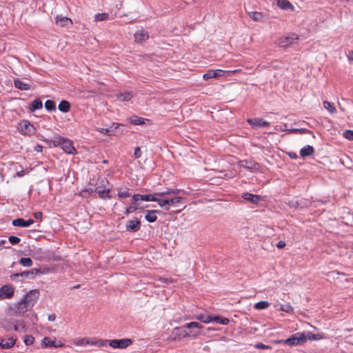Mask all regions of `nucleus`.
I'll use <instances>...</instances> for the list:
<instances>
[{
    "mask_svg": "<svg viewBox=\"0 0 353 353\" xmlns=\"http://www.w3.org/2000/svg\"><path fill=\"white\" fill-rule=\"evenodd\" d=\"M34 338L31 335H27L24 338V343L26 345H30L34 343Z\"/></svg>",
    "mask_w": 353,
    "mask_h": 353,
    "instance_id": "48",
    "label": "nucleus"
},
{
    "mask_svg": "<svg viewBox=\"0 0 353 353\" xmlns=\"http://www.w3.org/2000/svg\"><path fill=\"white\" fill-rule=\"evenodd\" d=\"M137 207L136 206H130L128 208H127L125 210V214H130V213H132L134 212L136 210H137Z\"/></svg>",
    "mask_w": 353,
    "mask_h": 353,
    "instance_id": "56",
    "label": "nucleus"
},
{
    "mask_svg": "<svg viewBox=\"0 0 353 353\" xmlns=\"http://www.w3.org/2000/svg\"><path fill=\"white\" fill-rule=\"evenodd\" d=\"M299 37L294 33H291L287 36L283 37L279 39L278 44L281 48H287L290 45L297 41Z\"/></svg>",
    "mask_w": 353,
    "mask_h": 353,
    "instance_id": "5",
    "label": "nucleus"
},
{
    "mask_svg": "<svg viewBox=\"0 0 353 353\" xmlns=\"http://www.w3.org/2000/svg\"><path fill=\"white\" fill-rule=\"evenodd\" d=\"M158 196H163V193L159 192L151 194H141V201H157Z\"/></svg>",
    "mask_w": 353,
    "mask_h": 353,
    "instance_id": "16",
    "label": "nucleus"
},
{
    "mask_svg": "<svg viewBox=\"0 0 353 353\" xmlns=\"http://www.w3.org/2000/svg\"><path fill=\"white\" fill-rule=\"evenodd\" d=\"M8 240H9V242L12 245H16V244L19 243L21 241L20 238L15 236H9Z\"/></svg>",
    "mask_w": 353,
    "mask_h": 353,
    "instance_id": "51",
    "label": "nucleus"
},
{
    "mask_svg": "<svg viewBox=\"0 0 353 353\" xmlns=\"http://www.w3.org/2000/svg\"><path fill=\"white\" fill-rule=\"evenodd\" d=\"M14 85L15 88L21 90H30V85L26 83H24L23 81L19 80V79H15L14 81Z\"/></svg>",
    "mask_w": 353,
    "mask_h": 353,
    "instance_id": "19",
    "label": "nucleus"
},
{
    "mask_svg": "<svg viewBox=\"0 0 353 353\" xmlns=\"http://www.w3.org/2000/svg\"><path fill=\"white\" fill-rule=\"evenodd\" d=\"M182 200H183V198L181 196L168 198V206L170 207V205H174L177 203H181V201Z\"/></svg>",
    "mask_w": 353,
    "mask_h": 353,
    "instance_id": "34",
    "label": "nucleus"
},
{
    "mask_svg": "<svg viewBox=\"0 0 353 353\" xmlns=\"http://www.w3.org/2000/svg\"><path fill=\"white\" fill-rule=\"evenodd\" d=\"M132 96L130 92H125L118 94L117 98L121 101H128L132 98Z\"/></svg>",
    "mask_w": 353,
    "mask_h": 353,
    "instance_id": "28",
    "label": "nucleus"
},
{
    "mask_svg": "<svg viewBox=\"0 0 353 353\" xmlns=\"http://www.w3.org/2000/svg\"><path fill=\"white\" fill-rule=\"evenodd\" d=\"M14 330L19 332H26V327L24 322L23 321H17L14 325Z\"/></svg>",
    "mask_w": 353,
    "mask_h": 353,
    "instance_id": "26",
    "label": "nucleus"
},
{
    "mask_svg": "<svg viewBox=\"0 0 353 353\" xmlns=\"http://www.w3.org/2000/svg\"><path fill=\"white\" fill-rule=\"evenodd\" d=\"M308 130H306V129H304V128H301V129H298V128H293V129H291L289 130V132H295V133H305L307 132Z\"/></svg>",
    "mask_w": 353,
    "mask_h": 353,
    "instance_id": "57",
    "label": "nucleus"
},
{
    "mask_svg": "<svg viewBox=\"0 0 353 353\" xmlns=\"http://www.w3.org/2000/svg\"><path fill=\"white\" fill-rule=\"evenodd\" d=\"M149 34L147 31L141 29L134 34V39L136 42L142 43L148 40Z\"/></svg>",
    "mask_w": 353,
    "mask_h": 353,
    "instance_id": "12",
    "label": "nucleus"
},
{
    "mask_svg": "<svg viewBox=\"0 0 353 353\" xmlns=\"http://www.w3.org/2000/svg\"><path fill=\"white\" fill-rule=\"evenodd\" d=\"M14 288L10 285H4L0 288V299H10L14 296Z\"/></svg>",
    "mask_w": 353,
    "mask_h": 353,
    "instance_id": "6",
    "label": "nucleus"
},
{
    "mask_svg": "<svg viewBox=\"0 0 353 353\" xmlns=\"http://www.w3.org/2000/svg\"><path fill=\"white\" fill-rule=\"evenodd\" d=\"M213 321L218 323L221 325H228L229 323V319L225 317H221L219 316H213Z\"/></svg>",
    "mask_w": 353,
    "mask_h": 353,
    "instance_id": "33",
    "label": "nucleus"
},
{
    "mask_svg": "<svg viewBox=\"0 0 353 353\" xmlns=\"http://www.w3.org/2000/svg\"><path fill=\"white\" fill-rule=\"evenodd\" d=\"M277 6L283 10H292L294 8L288 0H277Z\"/></svg>",
    "mask_w": 353,
    "mask_h": 353,
    "instance_id": "22",
    "label": "nucleus"
},
{
    "mask_svg": "<svg viewBox=\"0 0 353 353\" xmlns=\"http://www.w3.org/2000/svg\"><path fill=\"white\" fill-rule=\"evenodd\" d=\"M255 348L259 349V350H270L272 347L269 345H265L262 343H257L254 345Z\"/></svg>",
    "mask_w": 353,
    "mask_h": 353,
    "instance_id": "50",
    "label": "nucleus"
},
{
    "mask_svg": "<svg viewBox=\"0 0 353 353\" xmlns=\"http://www.w3.org/2000/svg\"><path fill=\"white\" fill-rule=\"evenodd\" d=\"M43 146L41 145H37L34 148V150L37 152H42Z\"/></svg>",
    "mask_w": 353,
    "mask_h": 353,
    "instance_id": "64",
    "label": "nucleus"
},
{
    "mask_svg": "<svg viewBox=\"0 0 353 353\" xmlns=\"http://www.w3.org/2000/svg\"><path fill=\"white\" fill-rule=\"evenodd\" d=\"M343 137L350 140L353 141V130H346L343 132Z\"/></svg>",
    "mask_w": 353,
    "mask_h": 353,
    "instance_id": "47",
    "label": "nucleus"
},
{
    "mask_svg": "<svg viewBox=\"0 0 353 353\" xmlns=\"http://www.w3.org/2000/svg\"><path fill=\"white\" fill-rule=\"evenodd\" d=\"M242 198L253 204H257L261 201V196L249 192L243 193Z\"/></svg>",
    "mask_w": 353,
    "mask_h": 353,
    "instance_id": "14",
    "label": "nucleus"
},
{
    "mask_svg": "<svg viewBox=\"0 0 353 353\" xmlns=\"http://www.w3.org/2000/svg\"><path fill=\"white\" fill-rule=\"evenodd\" d=\"M15 344V340L12 338L2 339L0 343V345L3 349L11 348Z\"/></svg>",
    "mask_w": 353,
    "mask_h": 353,
    "instance_id": "20",
    "label": "nucleus"
},
{
    "mask_svg": "<svg viewBox=\"0 0 353 353\" xmlns=\"http://www.w3.org/2000/svg\"><path fill=\"white\" fill-rule=\"evenodd\" d=\"M203 78L205 80L216 78V73L214 72V70H210L203 75Z\"/></svg>",
    "mask_w": 353,
    "mask_h": 353,
    "instance_id": "45",
    "label": "nucleus"
},
{
    "mask_svg": "<svg viewBox=\"0 0 353 353\" xmlns=\"http://www.w3.org/2000/svg\"><path fill=\"white\" fill-rule=\"evenodd\" d=\"M347 59L350 63H353V50L349 51L347 54Z\"/></svg>",
    "mask_w": 353,
    "mask_h": 353,
    "instance_id": "60",
    "label": "nucleus"
},
{
    "mask_svg": "<svg viewBox=\"0 0 353 353\" xmlns=\"http://www.w3.org/2000/svg\"><path fill=\"white\" fill-rule=\"evenodd\" d=\"M130 196V194L128 190L119 191L118 192V196L119 198H127V197H129Z\"/></svg>",
    "mask_w": 353,
    "mask_h": 353,
    "instance_id": "53",
    "label": "nucleus"
},
{
    "mask_svg": "<svg viewBox=\"0 0 353 353\" xmlns=\"http://www.w3.org/2000/svg\"><path fill=\"white\" fill-rule=\"evenodd\" d=\"M132 203L134 205H138L139 201H141V194H136L132 196Z\"/></svg>",
    "mask_w": 353,
    "mask_h": 353,
    "instance_id": "52",
    "label": "nucleus"
},
{
    "mask_svg": "<svg viewBox=\"0 0 353 353\" xmlns=\"http://www.w3.org/2000/svg\"><path fill=\"white\" fill-rule=\"evenodd\" d=\"M107 343L113 348L124 349L131 345L132 342L129 339H112L104 341L102 345Z\"/></svg>",
    "mask_w": 353,
    "mask_h": 353,
    "instance_id": "3",
    "label": "nucleus"
},
{
    "mask_svg": "<svg viewBox=\"0 0 353 353\" xmlns=\"http://www.w3.org/2000/svg\"><path fill=\"white\" fill-rule=\"evenodd\" d=\"M239 166L248 170L252 171L253 170L256 169L258 164L254 161L242 160L239 162Z\"/></svg>",
    "mask_w": 353,
    "mask_h": 353,
    "instance_id": "10",
    "label": "nucleus"
},
{
    "mask_svg": "<svg viewBox=\"0 0 353 353\" xmlns=\"http://www.w3.org/2000/svg\"><path fill=\"white\" fill-rule=\"evenodd\" d=\"M156 202L158 203L160 207L165 208L166 210H169V207L168 206V198H166V196H158Z\"/></svg>",
    "mask_w": 353,
    "mask_h": 353,
    "instance_id": "27",
    "label": "nucleus"
},
{
    "mask_svg": "<svg viewBox=\"0 0 353 353\" xmlns=\"http://www.w3.org/2000/svg\"><path fill=\"white\" fill-rule=\"evenodd\" d=\"M32 307L28 305L23 299L19 302L16 306V312L19 314H23Z\"/></svg>",
    "mask_w": 353,
    "mask_h": 353,
    "instance_id": "15",
    "label": "nucleus"
},
{
    "mask_svg": "<svg viewBox=\"0 0 353 353\" xmlns=\"http://www.w3.org/2000/svg\"><path fill=\"white\" fill-rule=\"evenodd\" d=\"M43 213L41 212H37L34 214V216L36 219H41Z\"/></svg>",
    "mask_w": 353,
    "mask_h": 353,
    "instance_id": "62",
    "label": "nucleus"
},
{
    "mask_svg": "<svg viewBox=\"0 0 353 353\" xmlns=\"http://www.w3.org/2000/svg\"><path fill=\"white\" fill-rule=\"evenodd\" d=\"M34 223L33 219L25 220L22 218L16 219L12 221V225L16 227L28 228Z\"/></svg>",
    "mask_w": 353,
    "mask_h": 353,
    "instance_id": "9",
    "label": "nucleus"
},
{
    "mask_svg": "<svg viewBox=\"0 0 353 353\" xmlns=\"http://www.w3.org/2000/svg\"><path fill=\"white\" fill-rule=\"evenodd\" d=\"M19 263L25 267H31L32 265V261L30 258H21Z\"/></svg>",
    "mask_w": 353,
    "mask_h": 353,
    "instance_id": "38",
    "label": "nucleus"
},
{
    "mask_svg": "<svg viewBox=\"0 0 353 353\" xmlns=\"http://www.w3.org/2000/svg\"><path fill=\"white\" fill-rule=\"evenodd\" d=\"M45 108L49 112L55 111L56 110L55 103L52 100H47L45 102Z\"/></svg>",
    "mask_w": 353,
    "mask_h": 353,
    "instance_id": "32",
    "label": "nucleus"
},
{
    "mask_svg": "<svg viewBox=\"0 0 353 353\" xmlns=\"http://www.w3.org/2000/svg\"><path fill=\"white\" fill-rule=\"evenodd\" d=\"M120 126L119 123H114L109 127L110 129L114 130V134H115L116 130Z\"/></svg>",
    "mask_w": 353,
    "mask_h": 353,
    "instance_id": "59",
    "label": "nucleus"
},
{
    "mask_svg": "<svg viewBox=\"0 0 353 353\" xmlns=\"http://www.w3.org/2000/svg\"><path fill=\"white\" fill-rule=\"evenodd\" d=\"M183 327L191 329V328H198L200 329L202 327V325L197 322H190L186 323L183 325Z\"/></svg>",
    "mask_w": 353,
    "mask_h": 353,
    "instance_id": "42",
    "label": "nucleus"
},
{
    "mask_svg": "<svg viewBox=\"0 0 353 353\" xmlns=\"http://www.w3.org/2000/svg\"><path fill=\"white\" fill-rule=\"evenodd\" d=\"M142 152L139 147H137L134 149V157L135 159H139L141 157Z\"/></svg>",
    "mask_w": 353,
    "mask_h": 353,
    "instance_id": "54",
    "label": "nucleus"
},
{
    "mask_svg": "<svg viewBox=\"0 0 353 353\" xmlns=\"http://www.w3.org/2000/svg\"><path fill=\"white\" fill-rule=\"evenodd\" d=\"M39 292L37 290H30L23 297V300L28 303V305L32 307L39 298Z\"/></svg>",
    "mask_w": 353,
    "mask_h": 353,
    "instance_id": "7",
    "label": "nucleus"
},
{
    "mask_svg": "<svg viewBox=\"0 0 353 353\" xmlns=\"http://www.w3.org/2000/svg\"><path fill=\"white\" fill-rule=\"evenodd\" d=\"M58 108L61 112L66 113L69 112L70 109V104L68 101L63 100L59 103Z\"/></svg>",
    "mask_w": 353,
    "mask_h": 353,
    "instance_id": "24",
    "label": "nucleus"
},
{
    "mask_svg": "<svg viewBox=\"0 0 353 353\" xmlns=\"http://www.w3.org/2000/svg\"><path fill=\"white\" fill-rule=\"evenodd\" d=\"M285 246V243L283 241H280L276 244V247L279 249H282Z\"/></svg>",
    "mask_w": 353,
    "mask_h": 353,
    "instance_id": "61",
    "label": "nucleus"
},
{
    "mask_svg": "<svg viewBox=\"0 0 353 353\" xmlns=\"http://www.w3.org/2000/svg\"><path fill=\"white\" fill-rule=\"evenodd\" d=\"M41 139L45 141L49 147H57L59 145L63 151L68 154H73L76 152V150L73 146L72 142L63 137L59 136L54 140H50L41 137Z\"/></svg>",
    "mask_w": 353,
    "mask_h": 353,
    "instance_id": "1",
    "label": "nucleus"
},
{
    "mask_svg": "<svg viewBox=\"0 0 353 353\" xmlns=\"http://www.w3.org/2000/svg\"><path fill=\"white\" fill-rule=\"evenodd\" d=\"M101 186H98L95 188V191L97 192L99 196L101 199H110L111 198V196L110 195V189H100Z\"/></svg>",
    "mask_w": 353,
    "mask_h": 353,
    "instance_id": "18",
    "label": "nucleus"
},
{
    "mask_svg": "<svg viewBox=\"0 0 353 353\" xmlns=\"http://www.w3.org/2000/svg\"><path fill=\"white\" fill-rule=\"evenodd\" d=\"M19 130L21 134L31 136L36 132V128L28 121L23 120L19 124Z\"/></svg>",
    "mask_w": 353,
    "mask_h": 353,
    "instance_id": "4",
    "label": "nucleus"
},
{
    "mask_svg": "<svg viewBox=\"0 0 353 353\" xmlns=\"http://www.w3.org/2000/svg\"><path fill=\"white\" fill-rule=\"evenodd\" d=\"M323 106L326 110H327L332 114L335 113L336 112V110L335 107L334 106L333 103H332L329 101H324Z\"/></svg>",
    "mask_w": 353,
    "mask_h": 353,
    "instance_id": "37",
    "label": "nucleus"
},
{
    "mask_svg": "<svg viewBox=\"0 0 353 353\" xmlns=\"http://www.w3.org/2000/svg\"><path fill=\"white\" fill-rule=\"evenodd\" d=\"M185 327H176L175 330L179 332V336H182L183 338L188 337L190 334L185 330Z\"/></svg>",
    "mask_w": 353,
    "mask_h": 353,
    "instance_id": "41",
    "label": "nucleus"
},
{
    "mask_svg": "<svg viewBox=\"0 0 353 353\" xmlns=\"http://www.w3.org/2000/svg\"><path fill=\"white\" fill-rule=\"evenodd\" d=\"M181 190L179 189H172L166 188L165 190L162 191L161 192L163 193V196H166L168 195H174V194H178L180 193Z\"/></svg>",
    "mask_w": 353,
    "mask_h": 353,
    "instance_id": "30",
    "label": "nucleus"
},
{
    "mask_svg": "<svg viewBox=\"0 0 353 353\" xmlns=\"http://www.w3.org/2000/svg\"><path fill=\"white\" fill-rule=\"evenodd\" d=\"M307 341V337L304 333L296 332L285 340L279 341V343H285L290 346L303 344Z\"/></svg>",
    "mask_w": 353,
    "mask_h": 353,
    "instance_id": "2",
    "label": "nucleus"
},
{
    "mask_svg": "<svg viewBox=\"0 0 353 353\" xmlns=\"http://www.w3.org/2000/svg\"><path fill=\"white\" fill-rule=\"evenodd\" d=\"M43 343L45 345V346L46 347H59L61 345V344H56L55 341H52L51 340L50 338L48 337H45L43 339Z\"/></svg>",
    "mask_w": 353,
    "mask_h": 353,
    "instance_id": "31",
    "label": "nucleus"
},
{
    "mask_svg": "<svg viewBox=\"0 0 353 353\" xmlns=\"http://www.w3.org/2000/svg\"><path fill=\"white\" fill-rule=\"evenodd\" d=\"M56 23L61 27L67 26L68 23H72L70 19L66 17L57 16Z\"/></svg>",
    "mask_w": 353,
    "mask_h": 353,
    "instance_id": "23",
    "label": "nucleus"
},
{
    "mask_svg": "<svg viewBox=\"0 0 353 353\" xmlns=\"http://www.w3.org/2000/svg\"><path fill=\"white\" fill-rule=\"evenodd\" d=\"M94 192H96L95 191V189H93L92 188H86V189H84L83 190L79 195L83 198H87L88 197L90 194H92Z\"/></svg>",
    "mask_w": 353,
    "mask_h": 353,
    "instance_id": "36",
    "label": "nucleus"
},
{
    "mask_svg": "<svg viewBox=\"0 0 353 353\" xmlns=\"http://www.w3.org/2000/svg\"><path fill=\"white\" fill-rule=\"evenodd\" d=\"M43 107L42 101L39 99H34L32 101L29 108L31 112H34L37 110L41 109Z\"/></svg>",
    "mask_w": 353,
    "mask_h": 353,
    "instance_id": "21",
    "label": "nucleus"
},
{
    "mask_svg": "<svg viewBox=\"0 0 353 353\" xmlns=\"http://www.w3.org/2000/svg\"><path fill=\"white\" fill-rule=\"evenodd\" d=\"M248 122L254 127H269L270 125L268 121H264L261 118L249 119Z\"/></svg>",
    "mask_w": 353,
    "mask_h": 353,
    "instance_id": "11",
    "label": "nucleus"
},
{
    "mask_svg": "<svg viewBox=\"0 0 353 353\" xmlns=\"http://www.w3.org/2000/svg\"><path fill=\"white\" fill-rule=\"evenodd\" d=\"M214 72L216 73V77H219L223 76L224 73H228L226 70H223L220 69L214 70Z\"/></svg>",
    "mask_w": 353,
    "mask_h": 353,
    "instance_id": "55",
    "label": "nucleus"
},
{
    "mask_svg": "<svg viewBox=\"0 0 353 353\" xmlns=\"http://www.w3.org/2000/svg\"><path fill=\"white\" fill-rule=\"evenodd\" d=\"M100 132L102 134H104L108 135V136L114 134V130L110 129L109 128H101Z\"/></svg>",
    "mask_w": 353,
    "mask_h": 353,
    "instance_id": "49",
    "label": "nucleus"
},
{
    "mask_svg": "<svg viewBox=\"0 0 353 353\" xmlns=\"http://www.w3.org/2000/svg\"><path fill=\"white\" fill-rule=\"evenodd\" d=\"M248 15L254 21H260L263 19V15L259 12H250Z\"/></svg>",
    "mask_w": 353,
    "mask_h": 353,
    "instance_id": "29",
    "label": "nucleus"
},
{
    "mask_svg": "<svg viewBox=\"0 0 353 353\" xmlns=\"http://www.w3.org/2000/svg\"><path fill=\"white\" fill-rule=\"evenodd\" d=\"M140 228L141 221L137 218L128 221L126 225V230L128 232H137L140 230Z\"/></svg>",
    "mask_w": 353,
    "mask_h": 353,
    "instance_id": "8",
    "label": "nucleus"
},
{
    "mask_svg": "<svg viewBox=\"0 0 353 353\" xmlns=\"http://www.w3.org/2000/svg\"><path fill=\"white\" fill-rule=\"evenodd\" d=\"M161 212L158 210H146V214L145 219L149 223H154L157 219V214H161Z\"/></svg>",
    "mask_w": 353,
    "mask_h": 353,
    "instance_id": "13",
    "label": "nucleus"
},
{
    "mask_svg": "<svg viewBox=\"0 0 353 353\" xmlns=\"http://www.w3.org/2000/svg\"><path fill=\"white\" fill-rule=\"evenodd\" d=\"M288 155L292 159H296L298 158V156L295 152H289Z\"/></svg>",
    "mask_w": 353,
    "mask_h": 353,
    "instance_id": "63",
    "label": "nucleus"
},
{
    "mask_svg": "<svg viewBox=\"0 0 353 353\" xmlns=\"http://www.w3.org/2000/svg\"><path fill=\"white\" fill-rule=\"evenodd\" d=\"M270 305V303L268 301H259L255 304L254 307L257 310H265Z\"/></svg>",
    "mask_w": 353,
    "mask_h": 353,
    "instance_id": "35",
    "label": "nucleus"
},
{
    "mask_svg": "<svg viewBox=\"0 0 353 353\" xmlns=\"http://www.w3.org/2000/svg\"><path fill=\"white\" fill-rule=\"evenodd\" d=\"M314 153V149L311 145H306L301 149L300 155L301 157L305 158L308 156H311Z\"/></svg>",
    "mask_w": 353,
    "mask_h": 353,
    "instance_id": "17",
    "label": "nucleus"
},
{
    "mask_svg": "<svg viewBox=\"0 0 353 353\" xmlns=\"http://www.w3.org/2000/svg\"><path fill=\"white\" fill-rule=\"evenodd\" d=\"M144 121V119L139 117L137 116H135L134 117V118L131 119V123L134 125H143L145 123Z\"/></svg>",
    "mask_w": 353,
    "mask_h": 353,
    "instance_id": "44",
    "label": "nucleus"
},
{
    "mask_svg": "<svg viewBox=\"0 0 353 353\" xmlns=\"http://www.w3.org/2000/svg\"><path fill=\"white\" fill-rule=\"evenodd\" d=\"M30 271L32 272V277H34V276L37 274L44 273L43 271H41V269H38V268H33V269L30 270Z\"/></svg>",
    "mask_w": 353,
    "mask_h": 353,
    "instance_id": "58",
    "label": "nucleus"
},
{
    "mask_svg": "<svg viewBox=\"0 0 353 353\" xmlns=\"http://www.w3.org/2000/svg\"><path fill=\"white\" fill-rule=\"evenodd\" d=\"M196 319L205 323H208L210 322L213 321V316H211L210 315H208V316L200 315V316H198L196 317Z\"/></svg>",
    "mask_w": 353,
    "mask_h": 353,
    "instance_id": "40",
    "label": "nucleus"
},
{
    "mask_svg": "<svg viewBox=\"0 0 353 353\" xmlns=\"http://www.w3.org/2000/svg\"><path fill=\"white\" fill-rule=\"evenodd\" d=\"M280 310L281 311L285 312L287 313H290V312H292L293 311L292 307L289 303L281 305V307H280Z\"/></svg>",
    "mask_w": 353,
    "mask_h": 353,
    "instance_id": "46",
    "label": "nucleus"
},
{
    "mask_svg": "<svg viewBox=\"0 0 353 353\" xmlns=\"http://www.w3.org/2000/svg\"><path fill=\"white\" fill-rule=\"evenodd\" d=\"M305 336L307 337V340L309 339L310 341L319 340L323 338V336L321 334H315L312 332H308L307 334V335H305Z\"/></svg>",
    "mask_w": 353,
    "mask_h": 353,
    "instance_id": "39",
    "label": "nucleus"
},
{
    "mask_svg": "<svg viewBox=\"0 0 353 353\" xmlns=\"http://www.w3.org/2000/svg\"><path fill=\"white\" fill-rule=\"evenodd\" d=\"M19 276H21L22 278H33L32 277V272H31L30 270H27V271H24L21 273L13 274L10 276V278L12 279H14V278H17Z\"/></svg>",
    "mask_w": 353,
    "mask_h": 353,
    "instance_id": "25",
    "label": "nucleus"
},
{
    "mask_svg": "<svg viewBox=\"0 0 353 353\" xmlns=\"http://www.w3.org/2000/svg\"><path fill=\"white\" fill-rule=\"evenodd\" d=\"M108 18V13H98L95 15L94 19L97 21H105Z\"/></svg>",
    "mask_w": 353,
    "mask_h": 353,
    "instance_id": "43",
    "label": "nucleus"
}]
</instances>
